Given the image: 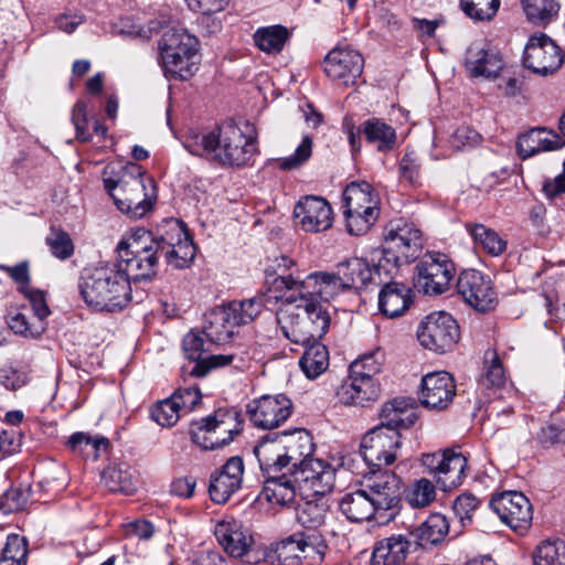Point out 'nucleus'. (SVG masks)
I'll list each match as a JSON object with an SVG mask.
<instances>
[{
	"label": "nucleus",
	"instance_id": "f257e3e1",
	"mask_svg": "<svg viewBox=\"0 0 565 565\" xmlns=\"http://www.w3.org/2000/svg\"><path fill=\"white\" fill-rule=\"evenodd\" d=\"M274 299L280 300L276 316L282 334L296 344H308L321 340L330 327V315L324 307L301 295H292L284 277H276L273 282Z\"/></svg>",
	"mask_w": 565,
	"mask_h": 565
},
{
	"label": "nucleus",
	"instance_id": "f03ea898",
	"mask_svg": "<svg viewBox=\"0 0 565 565\" xmlns=\"http://www.w3.org/2000/svg\"><path fill=\"white\" fill-rule=\"evenodd\" d=\"M78 288L85 303L99 312L119 311L131 300L127 273L116 262L84 269Z\"/></svg>",
	"mask_w": 565,
	"mask_h": 565
},
{
	"label": "nucleus",
	"instance_id": "7ed1b4c3",
	"mask_svg": "<svg viewBox=\"0 0 565 565\" xmlns=\"http://www.w3.org/2000/svg\"><path fill=\"white\" fill-rule=\"evenodd\" d=\"M313 451L312 437L305 429L269 433L254 448L259 466L273 472L300 468Z\"/></svg>",
	"mask_w": 565,
	"mask_h": 565
},
{
	"label": "nucleus",
	"instance_id": "20e7f679",
	"mask_svg": "<svg viewBox=\"0 0 565 565\" xmlns=\"http://www.w3.org/2000/svg\"><path fill=\"white\" fill-rule=\"evenodd\" d=\"M385 247L376 265L377 270L395 277L403 265L416 260L423 249L418 226L404 217L391 220L385 227Z\"/></svg>",
	"mask_w": 565,
	"mask_h": 565
},
{
	"label": "nucleus",
	"instance_id": "39448f33",
	"mask_svg": "<svg viewBox=\"0 0 565 565\" xmlns=\"http://www.w3.org/2000/svg\"><path fill=\"white\" fill-rule=\"evenodd\" d=\"M104 185L118 210L131 218H140L152 207L154 183L145 179L140 167L130 166L119 180L104 179Z\"/></svg>",
	"mask_w": 565,
	"mask_h": 565
},
{
	"label": "nucleus",
	"instance_id": "423d86ee",
	"mask_svg": "<svg viewBox=\"0 0 565 565\" xmlns=\"http://www.w3.org/2000/svg\"><path fill=\"white\" fill-rule=\"evenodd\" d=\"M266 306V297H253L246 300H234L226 306L216 307L204 316L202 333L209 343L227 342L235 328L252 322Z\"/></svg>",
	"mask_w": 565,
	"mask_h": 565
},
{
	"label": "nucleus",
	"instance_id": "0eeeda50",
	"mask_svg": "<svg viewBox=\"0 0 565 565\" xmlns=\"http://www.w3.org/2000/svg\"><path fill=\"white\" fill-rule=\"evenodd\" d=\"M117 265L124 267L127 279L141 280L153 277L157 273L159 256L158 245L153 244V234L145 228H136L117 245Z\"/></svg>",
	"mask_w": 565,
	"mask_h": 565
},
{
	"label": "nucleus",
	"instance_id": "6e6552de",
	"mask_svg": "<svg viewBox=\"0 0 565 565\" xmlns=\"http://www.w3.org/2000/svg\"><path fill=\"white\" fill-rule=\"evenodd\" d=\"M327 543L319 531H300L279 541L273 548L274 565H320Z\"/></svg>",
	"mask_w": 565,
	"mask_h": 565
},
{
	"label": "nucleus",
	"instance_id": "1a4fd4ad",
	"mask_svg": "<svg viewBox=\"0 0 565 565\" xmlns=\"http://www.w3.org/2000/svg\"><path fill=\"white\" fill-rule=\"evenodd\" d=\"M243 420L235 409H218L191 424L190 435L203 449L214 450L228 445L242 431Z\"/></svg>",
	"mask_w": 565,
	"mask_h": 565
},
{
	"label": "nucleus",
	"instance_id": "9d476101",
	"mask_svg": "<svg viewBox=\"0 0 565 565\" xmlns=\"http://www.w3.org/2000/svg\"><path fill=\"white\" fill-rule=\"evenodd\" d=\"M153 244L169 265L181 269L188 267L194 259L195 247L185 224L177 218L164 220L153 235Z\"/></svg>",
	"mask_w": 565,
	"mask_h": 565
},
{
	"label": "nucleus",
	"instance_id": "9b49d317",
	"mask_svg": "<svg viewBox=\"0 0 565 565\" xmlns=\"http://www.w3.org/2000/svg\"><path fill=\"white\" fill-rule=\"evenodd\" d=\"M371 471L365 490L376 509V523L387 524L402 508V480L392 471Z\"/></svg>",
	"mask_w": 565,
	"mask_h": 565
},
{
	"label": "nucleus",
	"instance_id": "f8f14e48",
	"mask_svg": "<svg viewBox=\"0 0 565 565\" xmlns=\"http://www.w3.org/2000/svg\"><path fill=\"white\" fill-rule=\"evenodd\" d=\"M256 152L255 137L234 124L216 130L214 161L224 166H244Z\"/></svg>",
	"mask_w": 565,
	"mask_h": 565
},
{
	"label": "nucleus",
	"instance_id": "ddd939ff",
	"mask_svg": "<svg viewBox=\"0 0 565 565\" xmlns=\"http://www.w3.org/2000/svg\"><path fill=\"white\" fill-rule=\"evenodd\" d=\"M460 335L459 326L450 313L431 312L425 317L417 329L419 343L436 353L451 350Z\"/></svg>",
	"mask_w": 565,
	"mask_h": 565
},
{
	"label": "nucleus",
	"instance_id": "4468645a",
	"mask_svg": "<svg viewBox=\"0 0 565 565\" xmlns=\"http://www.w3.org/2000/svg\"><path fill=\"white\" fill-rule=\"evenodd\" d=\"M214 534L225 553L238 559L242 565H255L262 562L264 553L253 546V536L241 522L236 520L218 522Z\"/></svg>",
	"mask_w": 565,
	"mask_h": 565
},
{
	"label": "nucleus",
	"instance_id": "2eb2a0df",
	"mask_svg": "<svg viewBox=\"0 0 565 565\" xmlns=\"http://www.w3.org/2000/svg\"><path fill=\"white\" fill-rule=\"evenodd\" d=\"M401 449V434L385 426H376L365 434L361 441V456L374 470L392 465Z\"/></svg>",
	"mask_w": 565,
	"mask_h": 565
},
{
	"label": "nucleus",
	"instance_id": "dca6fc26",
	"mask_svg": "<svg viewBox=\"0 0 565 565\" xmlns=\"http://www.w3.org/2000/svg\"><path fill=\"white\" fill-rule=\"evenodd\" d=\"M279 277H284L287 286L291 288L289 298L292 297V295H301L306 298H312L313 301L318 302H320V300L329 301L342 291L349 290L337 271H316L302 279L299 276L291 277L280 275Z\"/></svg>",
	"mask_w": 565,
	"mask_h": 565
},
{
	"label": "nucleus",
	"instance_id": "f3484780",
	"mask_svg": "<svg viewBox=\"0 0 565 565\" xmlns=\"http://www.w3.org/2000/svg\"><path fill=\"white\" fill-rule=\"evenodd\" d=\"M416 271V287L426 295H440L449 288L455 267L445 254L428 253L417 264Z\"/></svg>",
	"mask_w": 565,
	"mask_h": 565
},
{
	"label": "nucleus",
	"instance_id": "a211bd4d",
	"mask_svg": "<svg viewBox=\"0 0 565 565\" xmlns=\"http://www.w3.org/2000/svg\"><path fill=\"white\" fill-rule=\"evenodd\" d=\"M202 330H191L183 339V351L190 361L194 362L189 373L196 377L207 375L212 370L226 366L233 362V354H207L214 343H209Z\"/></svg>",
	"mask_w": 565,
	"mask_h": 565
},
{
	"label": "nucleus",
	"instance_id": "6ab92c4d",
	"mask_svg": "<svg viewBox=\"0 0 565 565\" xmlns=\"http://www.w3.org/2000/svg\"><path fill=\"white\" fill-rule=\"evenodd\" d=\"M564 62L558 45L544 33L529 39L523 54L524 66L540 75L553 74Z\"/></svg>",
	"mask_w": 565,
	"mask_h": 565
},
{
	"label": "nucleus",
	"instance_id": "aec40b11",
	"mask_svg": "<svg viewBox=\"0 0 565 565\" xmlns=\"http://www.w3.org/2000/svg\"><path fill=\"white\" fill-rule=\"evenodd\" d=\"M250 422L262 429H274L285 423L292 413V403L284 394L264 395L247 404Z\"/></svg>",
	"mask_w": 565,
	"mask_h": 565
},
{
	"label": "nucleus",
	"instance_id": "412c9836",
	"mask_svg": "<svg viewBox=\"0 0 565 565\" xmlns=\"http://www.w3.org/2000/svg\"><path fill=\"white\" fill-rule=\"evenodd\" d=\"M456 287L465 302L479 312L489 311L497 303L491 279L479 270H463L458 277Z\"/></svg>",
	"mask_w": 565,
	"mask_h": 565
},
{
	"label": "nucleus",
	"instance_id": "4be33fe9",
	"mask_svg": "<svg viewBox=\"0 0 565 565\" xmlns=\"http://www.w3.org/2000/svg\"><path fill=\"white\" fill-rule=\"evenodd\" d=\"M491 509L513 531L523 533L532 522L533 512L529 499L521 492L500 493L490 501Z\"/></svg>",
	"mask_w": 565,
	"mask_h": 565
},
{
	"label": "nucleus",
	"instance_id": "5701e85b",
	"mask_svg": "<svg viewBox=\"0 0 565 565\" xmlns=\"http://www.w3.org/2000/svg\"><path fill=\"white\" fill-rule=\"evenodd\" d=\"M456 396V383L446 371L431 372L422 379L419 401L431 411H444Z\"/></svg>",
	"mask_w": 565,
	"mask_h": 565
},
{
	"label": "nucleus",
	"instance_id": "b1692460",
	"mask_svg": "<svg viewBox=\"0 0 565 565\" xmlns=\"http://www.w3.org/2000/svg\"><path fill=\"white\" fill-rule=\"evenodd\" d=\"M363 65L362 55L349 47H334L324 58V72L328 77L344 86L355 83L362 74Z\"/></svg>",
	"mask_w": 565,
	"mask_h": 565
},
{
	"label": "nucleus",
	"instance_id": "393cba45",
	"mask_svg": "<svg viewBox=\"0 0 565 565\" xmlns=\"http://www.w3.org/2000/svg\"><path fill=\"white\" fill-rule=\"evenodd\" d=\"M299 490L323 497L333 489L335 470L331 465L310 458L303 466L294 469Z\"/></svg>",
	"mask_w": 565,
	"mask_h": 565
},
{
	"label": "nucleus",
	"instance_id": "a878e982",
	"mask_svg": "<svg viewBox=\"0 0 565 565\" xmlns=\"http://www.w3.org/2000/svg\"><path fill=\"white\" fill-rule=\"evenodd\" d=\"M294 214L302 230L311 233L327 231L333 221L331 205L320 196H305L295 206Z\"/></svg>",
	"mask_w": 565,
	"mask_h": 565
},
{
	"label": "nucleus",
	"instance_id": "bb28decb",
	"mask_svg": "<svg viewBox=\"0 0 565 565\" xmlns=\"http://www.w3.org/2000/svg\"><path fill=\"white\" fill-rule=\"evenodd\" d=\"M465 66L472 77L494 78L504 67L502 55L489 44L472 43L466 52Z\"/></svg>",
	"mask_w": 565,
	"mask_h": 565
},
{
	"label": "nucleus",
	"instance_id": "cd10ccee",
	"mask_svg": "<svg viewBox=\"0 0 565 565\" xmlns=\"http://www.w3.org/2000/svg\"><path fill=\"white\" fill-rule=\"evenodd\" d=\"M244 462L241 457L230 458L222 469L211 476L209 492L211 500L223 504L235 493L242 484Z\"/></svg>",
	"mask_w": 565,
	"mask_h": 565
},
{
	"label": "nucleus",
	"instance_id": "c85d7f7f",
	"mask_svg": "<svg viewBox=\"0 0 565 565\" xmlns=\"http://www.w3.org/2000/svg\"><path fill=\"white\" fill-rule=\"evenodd\" d=\"M265 477L263 497L273 504L286 505L295 500L299 490L298 481L294 470L269 471L267 467L260 466Z\"/></svg>",
	"mask_w": 565,
	"mask_h": 565
},
{
	"label": "nucleus",
	"instance_id": "c756f323",
	"mask_svg": "<svg viewBox=\"0 0 565 565\" xmlns=\"http://www.w3.org/2000/svg\"><path fill=\"white\" fill-rule=\"evenodd\" d=\"M381 388L375 379L349 374L337 388V397L344 405L365 406L380 397Z\"/></svg>",
	"mask_w": 565,
	"mask_h": 565
},
{
	"label": "nucleus",
	"instance_id": "7c9ffc66",
	"mask_svg": "<svg viewBox=\"0 0 565 565\" xmlns=\"http://www.w3.org/2000/svg\"><path fill=\"white\" fill-rule=\"evenodd\" d=\"M381 424L387 428L406 429L417 420L416 407L412 398L398 397L384 404L380 414Z\"/></svg>",
	"mask_w": 565,
	"mask_h": 565
},
{
	"label": "nucleus",
	"instance_id": "2f4dec72",
	"mask_svg": "<svg viewBox=\"0 0 565 565\" xmlns=\"http://www.w3.org/2000/svg\"><path fill=\"white\" fill-rule=\"evenodd\" d=\"M412 542L403 534H393L380 540L372 552V565H403Z\"/></svg>",
	"mask_w": 565,
	"mask_h": 565
},
{
	"label": "nucleus",
	"instance_id": "473e14b6",
	"mask_svg": "<svg viewBox=\"0 0 565 565\" xmlns=\"http://www.w3.org/2000/svg\"><path fill=\"white\" fill-rule=\"evenodd\" d=\"M412 301V289L403 282H386L379 294L380 310L388 318L402 316Z\"/></svg>",
	"mask_w": 565,
	"mask_h": 565
},
{
	"label": "nucleus",
	"instance_id": "72a5a7b5",
	"mask_svg": "<svg viewBox=\"0 0 565 565\" xmlns=\"http://www.w3.org/2000/svg\"><path fill=\"white\" fill-rule=\"evenodd\" d=\"M565 142L562 138L545 129L535 128L521 135L518 140V152L522 159H527L542 151L561 149Z\"/></svg>",
	"mask_w": 565,
	"mask_h": 565
},
{
	"label": "nucleus",
	"instance_id": "f704fd0d",
	"mask_svg": "<svg viewBox=\"0 0 565 565\" xmlns=\"http://www.w3.org/2000/svg\"><path fill=\"white\" fill-rule=\"evenodd\" d=\"M339 507L351 522H362L371 519L376 522V509H374L365 489L344 494L339 502Z\"/></svg>",
	"mask_w": 565,
	"mask_h": 565
},
{
	"label": "nucleus",
	"instance_id": "c9c22d12",
	"mask_svg": "<svg viewBox=\"0 0 565 565\" xmlns=\"http://www.w3.org/2000/svg\"><path fill=\"white\" fill-rule=\"evenodd\" d=\"M337 273L345 284L348 289L365 286L373 280V275H381L383 270H377L376 266L373 268L370 264L360 257H352L341 262L335 267Z\"/></svg>",
	"mask_w": 565,
	"mask_h": 565
},
{
	"label": "nucleus",
	"instance_id": "e433bc0d",
	"mask_svg": "<svg viewBox=\"0 0 565 565\" xmlns=\"http://www.w3.org/2000/svg\"><path fill=\"white\" fill-rule=\"evenodd\" d=\"M467 458L451 449H446L437 483L444 491H450L459 487L466 478Z\"/></svg>",
	"mask_w": 565,
	"mask_h": 565
},
{
	"label": "nucleus",
	"instance_id": "4c0bfd02",
	"mask_svg": "<svg viewBox=\"0 0 565 565\" xmlns=\"http://www.w3.org/2000/svg\"><path fill=\"white\" fill-rule=\"evenodd\" d=\"M358 132L362 134L366 141L379 151H390L396 146L397 137L395 129L379 118L363 121Z\"/></svg>",
	"mask_w": 565,
	"mask_h": 565
},
{
	"label": "nucleus",
	"instance_id": "58836bf2",
	"mask_svg": "<svg viewBox=\"0 0 565 565\" xmlns=\"http://www.w3.org/2000/svg\"><path fill=\"white\" fill-rule=\"evenodd\" d=\"M448 531L449 523L446 516L440 513H433L412 535L415 536L419 546L429 548L441 543Z\"/></svg>",
	"mask_w": 565,
	"mask_h": 565
},
{
	"label": "nucleus",
	"instance_id": "ea45409f",
	"mask_svg": "<svg viewBox=\"0 0 565 565\" xmlns=\"http://www.w3.org/2000/svg\"><path fill=\"white\" fill-rule=\"evenodd\" d=\"M301 345L305 347V351L299 360V365L306 376L313 380L328 369L329 351L320 340Z\"/></svg>",
	"mask_w": 565,
	"mask_h": 565
},
{
	"label": "nucleus",
	"instance_id": "a19ab883",
	"mask_svg": "<svg viewBox=\"0 0 565 565\" xmlns=\"http://www.w3.org/2000/svg\"><path fill=\"white\" fill-rule=\"evenodd\" d=\"M344 211L379 210L377 198L370 183L352 182L343 192Z\"/></svg>",
	"mask_w": 565,
	"mask_h": 565
},
{
	"label": "nucleus",
	"instance_id": "79ce46f5",
	"mask_svg": "<svg viewBox=\"0 0 565 565\" xmlns=\"http://www.w3.org/2000/svg\"><path fill=\"white\" fill-rule=\"evenodd\" d=\"M505 383L502 363L493 350H487L483 356V372L478 381V388L488 396L490 391L500 388Z\"/></svg>",
	"mask_w": 565,
	"mask_h": 565
},
{
	"label": "nucleus",
	"instance_id": "37998d69",
	"mask_svg": "<svg viewBox=\"0 0 565 565\" xmlns=\"http://www.w3.org/2000/svg\"><path fill=\"white\" fill-rule=\"evenodd\" d=\"M199 41L184 29L167 30L159 42L162 53L198 54Z\"/></svg>",
	"mask_w": 565,
	"mask_h": 565
},
{
	"label": "nucleus",
	"instance_id": "c03bdc74",
	"mask_svg": "<svg viewBox=\"0 0 565 565\" xmlns=\"http://www.w3.org/2000/svg\"><path fill=\"white\" fill-rule=\"evenodd\" d=\"M162 66L167 75L186 81L198 71V54L162 53Z\"/></svg>",
	"mask_w": 565,
	"mask_h": 565
},
{
	"label": "nucleus",
	"instance_id": "a18cd8bd",
	"mask_svg": "<svg viewBox=\"0 0 565 565\" xmlns=\"http://www.w3.org/2000/svg\"><path fill=\"white\" fill-rule=\"evenodd\" d=\"M289 36L290 33L286 26L276 24L257 29L254 33V42L263 52L276 54L284 49Z\"/></svg>",
	"mask_w": 565,
	"mask_h": 565
},
{
	"label": "nucleus",
	"instance_id": "49530a36",
	"mask_svg": "<svg viewBox=\"0 0 565 565\" xmlns=\"http://www.w3.org/2000/svg\"><path fill=\"white\" fill-rule=\"evenodd\" d=\"M466 228L475 243L491 256H499L507 249V242L483 224H467Z\"/></svg>",
	"mask_w": 565,
	"mask_h": 565
},
{
	"label": "nucleus",
	"instance_id": "de8ad7c7",
	"mask_svg": "<svg viewBox=\"0 0 565 565\" xmlns=\"http://www.w3.org/2000/svg\"><path fill=\"white\" fill-rule=\"evenodd\" d=\"M329 505L322 497L317 500H308L297 510L298 522L306 527L305 531H318L324 524Z\"/></svg>",
	"mask_w": 565,
	"mask_h": 565
},
{
	"label": "nucleus",
	"instance_id": "09e8293b",
	"mask_svg": "<svg viewBox=\"0 0 565 565\" xmlns=\"http://www.w3.org/2000/svg\"><path fill=\"white\" fill-rule=\"evenodd\" d=\"M103 484L111 492L130 494L135 491L134 476L126 465H114L102 472Z\"/></svg>",
	"mask_w": 565,
	"mask_h": 565
},
{
	"label": "nucleus",
	"instance_id": "8fccbe9b",
	"mask_svg": "<svg viewBox=\"0 0 565 565\" xmlns=\"http://www.w3.org/2000/svg\"><path fill=\"white\" fill-rule=\"evenodd\" d=\"M522 4L527 19L540 25L551 22L559 10L556 0H522Z\"/></svg>",
	"mask_w": 565,
	"mask_h": 565
},
{
	"label": "nucleus",
	"instance_id": "3c124183",
	"mask_svg": "<svg viewBox=\"0 0 565 565\" xmlns=\"http://www.w3.org/2000/svg\"><path fill=\"white\" fill-rule=\"evenodd\" d=\"M533 565H565V545L561 541L542 542L533 552Z\"/></svg>",
	"mask_w": 565,
	"mask_h": 565
},
{
	"label": "nucleus",
	"instance_id": "603ef678",
	"mask_svg": "<svg viewBox=\"0 0 565 565\" xmlns=\"http://www.w3.org/2000/svg\"><path fill=\"white\" fill-rule=\"evenodd\" d=\"M347 221V228L351 235H363L370 231L376 222L380 211L379 210H359V211H344Z\"/></svg>",
	"mask_w": 565,
	"mask_h": 565
},
{
	"label": "nucleus",
	"instance_id": "864d4df0",
	"mask_svg": "<svg viewBox=\"0 0 565 565\" xmlns=\"http://www.w3.org/2000/svg\"><path fill=\"white\" fill-rule=\"evenodd\" d=\"M26 555L28 548L24 537L18 534H10L2 550L0 565H25Z\"/></svg>",
	"mask_w": 565,
	"mask_h": 565
},
{
	"label": "nucleus",
	"instance_id": "5fc2aeb1",
	"mask_svg": "<svg viewBox=\"0 0 565 565\" xmlns=\"http://www.w3.org/2000/svg\"><path fill=\"white\" fill-rule=\"evenodd\" d=\"M216 130L209 134H193L183 141L184 148L193 156L206 157L214 160Z\"/></svg>",
	"mask_w": 565,
	"mask_h": 565
},
{
	"label": "nucleus",
	"instance_id": "6e6d98bb",
	"mask_svg": "<svg viewBox=\"0 0 565 565\" xmlns=\"http://www.w3.org/2000/svg\"><path fill=\"white\" fill-rule=\"evenodd\" d=\"M9 327L15 334L32 339L39 338L46 329L45 322L29 318L23 312L11 316Z\"/></svg>",
	"mask_w": 565,
	"mask_h": 565
},
{
	"label": "nucleus",
	"instance_id": "4d7b16f0",
	"mask_svg": "<svg viewBox=\"0 0 565 565\" xmlns=\"http://www.w3.org/2000/svg\"><path fill=\"white\" fill-rule=\"evenodd\" d=\"M383 354L380 351H375L364 354L352 362L350 365V372L358 376L374 379V376L381 372Z\"/></svg>",
	"mask_w": 565,
	"mask_h": 565
},
{
	"label": "nucleus",
	"instance_id": "13d9d810",
	"mask_svg": "<svg viewBox=\"0 0 565 565\" xmlns=\"http://www.w3.org/2000/svg\"><path fill=\"white\" fill-rule=\"evenodd\" d=\"M312 145V138L305 136L292 154L277 160L278 168L281 170H295L300 168L310 159Z\"/></svg>",
	"mask_w": 565,
	"mask_h": 565
},
{
	"label": "nucleus",
	"instance_id": "bf43d9fd",
	"mask_svg": "<svg viewBox=\"0 0 565 565\" xmlns=\"http://www.w3.org/2000/svg\"><path fill=\"white\" fill-rule=\"evenodd\" d=\"M436 495L435 487L428 479L416 481L407 493V502L414 508H424L434 501Z\"/></svg>",
	"mask_w": 565,
	"mask_h": 565
},
{
	"label": "nucleus",
	"instance_id": "052dcab7",
	"mask_svg": "<svg viewBox=\"0 0 565 565\" xmlns=\"http://www.w3.org/2000/svg\"><path fill=\"white\" fill-rule=\"evenodd\" d=\"M46 244L51 253L60 259H67L73 255V242L70 235L64 231L52 227L46 237Z\"/></svg>",
	"mask_w": 565,
	"mask_h": 565
},
{
	"label": "nucleus",
	"instance_id": "680f3d73",
	"mask_svg": "<svg viewBox=\"0 0 565 565\" xmlns=\"http://www.w3.org/2000/svg\"><path fill=\"white\" fill-rule=\"evenodd\" d=\"M179 404L172 396L159 402L151 408V417L161 426H173L180 418Z\"/></svg>",
	"mask_w": 565,
	"mask_h": 565
},
{
	"label": "nucleus",
	"instance_id": "e2e57ef3",
	"mask_svg": "<svg viewBox=\"0 0 565 565\" xmlns=\"http://www.w3.org/2000/svg\"><path fill=\"white\" fill-rule=\"evenodd\" d=\"M499 0H461L462 10L477 20H490L498 11Z\"/></svg>",
	"mask_w": 565,
	"mask_h": 565
},
{
	"label": "nucleus",
	"instance_id": "0e129e2a",
	"mask_svg": "<svg viewBox=\"0 0 565 565\" xmlns=\"http://www.w3.org/2000/svg\"><path fill=\"white\" fill-rule=\"evenodd\" d=\"M420 160L414 152H406L399 161L398 172L402 180L411 185L419 184Z\"/></svg>",
	"mask_w": 565,
	"mask_h": 565
},
{
	"label": "nucleus",
	"instance_id": "69168bd1",
	"mask_svg": "<svg viewBox=\"0 0 565 565\" xmlns=\"http://www.w3.org/2000/svg\"><path fill=\"white\" fill-rule=\"evenodd\" d=\"M479 504L480 501L471 493H462L455 500L452 509L462 526L471 522L472 514Z\"/></svg>",
	"mask_w": 565,
	"mask_h": 565
},
{
	"label": "nucleus",
	"instance_id": "338daca9",
	"mask_svg": "<svg viewBox=\"0 0 565 565\" xmlns=\"http://www.w3.org/2000/svg\"><path fill=\"white\" fill-rule=\"evenodd\" d=\"M481 140V135L475 129L460 127L451 135L449 142L455 150H468L478 146Z\"/></svg>",
	"mask_w": 565,
	"mask_h": 565
},
{
	"label": "nucleus",
	"instance_id": "774afa93",
	"mask_svg": "<svg viewBox=\"0 0 565 565\" xmlns=\"http://www.w3.org/2000/svg\"><path fill=\"white\" fill-rule=\"evenodd\" d=\"M175 403L179 404V412L182 414L190 413L200 403L202 395L196 386L179 388L171 395Z\"/></svg>",
	"mask_w": 565,
	"mask_h": 565
}]
</instances>
